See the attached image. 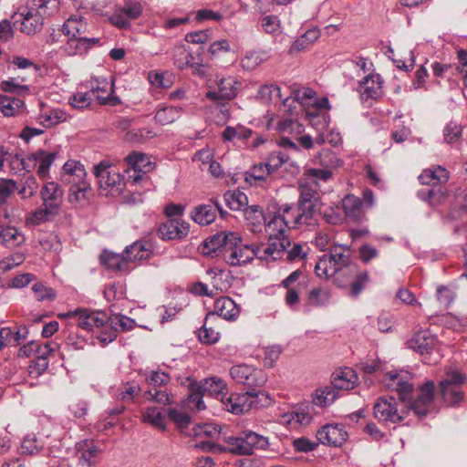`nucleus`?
<instances>
[{
    "mask_svg": "<svg viewBox=\"0 0 467 467\" xmlns=\"http://www.w3.org/2000/svg\"><path fill=\"white\" fill-rule=\"evenodd\" d=\"M411 375L408 372H389L384 377V383L389 390L398 393L399 399L409 402L408 409L412 410L419 418L425 417L434 399L435 385L432 380L426 381L418 388L416 398H413L414 386Z\"/></svg>",
    "mask_w": 467,
    "mask_h": 467,
    "instance_id": "1",
    "label": "nucleus"
},
{
    "mask_svg": "<svg viewBox=\"0 0 467 467\" xmlns=\"http://www.w3.org/2000/svg\"><path fill=\"white\" fill-rule=\"evenodd\" d=\"M58 9L59 0H28L26 5L20 8L21 31L35 35L41 30L44 17L53 16Z\"/></svg>",
    "mask_w": 467,
    "mask_h": 467,
    "instance_id": "2",
    "label": "nucleus"
},
{
    "mask_svg": "<svg viewBox=\"0 0 467 467\" xmlns=\"http://www.w3.org/2000/svg\"><path fill=\"white\" fill-rule=\"evenodd\" d=\"M358 377L355 372L348 368L337 370L332 374L331 384L316 390L313 396L314 405L327 407L331 405L337 398V390H348L354 388Z\"/></svg>",
    "mask_w": 467,
    "mask_h": 467,
    "instance_id": "3",
    "label": "nucleus"
},
{
    "mask_svg": "<svg viewBox=\"0 0 467 467\" xmlns=\"http://www.w3.org/2000/svg\"><path fill=\"white\" fill-rule=\"evenodd\" d=\"M348 266V271L353 273L355 270V263L351 258V251L344 245H334L330 248L329 253L321 256L316 264L315 272L319 277H331L338 270Z\"/></svg>",
    "mask_w": 467,
    "mask_h": 467,
    "instance_id": "4",
    "label": "nucleus"
},
{
    "mask_svg": "<svg viewBox=\"0 0 467 467\" xmlns=\"http://www.w3.org/2000/svg\"><path fill=\"white\" fill-rule=\"evenodd\" d=\"M227 444L225 451L236 455H252L254 450H265L269 446L268 439L252 431H244L237 436L223 435Z\"/></svg>",
    "mask_w": 467,
    "mask_h": 467,
    "instance_id": "5",
    "label": "nucleus"
},
{
    "mask_svg": "<svg viewBox=\"0 0 467 467\" xmlns=\"http://www.w3.org/2000/svg\"><path fill=\"white\" fill-rule=\"evenodd\" d=\"M467 378L458 370H449L439 384V394L447 406H454L463 400L462 386Z\"/></svg>",
    "mask_w": 467,
    "mask_h": 467,
    "instance_id": "6",
    "label": "nucleus"
},
{
    "mask_svg": "<svg viewBox=\"0 0 467 467\" xmlns=\"http://www.w3.org/2000/svg\"><path fill=\"white\" fill-rule=\"evenodd\" d=\"M260 396L268 398L264 391L256 390L255 388H248L243 393H229L223 400V408L233 414H243L262 401Z\"/></svg>",
    "mask_w": 467,
    "mask_h": 467,
    "instance_id": "7",
    "label": "nucleus"
},
{
    "mask_svg": "<svg viewBox=\"0 0 467 467\" xmlns=\"http://www.w3.org/2000/svg\"><path fill=\"white\" fill-rule=\"evenodd\" d=\"M94 173L100 189L109 190L111 194L120 193L125 189L123 175L109 161H102L95 165Z\"/></svg>",
    "mask_w": 467,
    "mask_h": 467,
    "instance_id": "8",
    "label": "nucleus"
},
{
    "mask_svg": "<svg viewBox=\"0 0 467 467\" xmlns=\"http://www.w3.org/2000/svg\"><path fill=\"white\" fill-rule=\"evenodd\" d=\"M260 245L256 244H245L239 235L236 244L231 245L227 254H224V261L231 266H241L251 263L254 257L259 259Z\"/></svg>",
    "mask_w": 467,
    "mask_h": 467,
    "instance_id": "9",
    "label": "nucleus"
},
{
    "mask_svg": "<svg viewBox=\"0 0 467 467\" xmlns=\"http://www.w3.org/2000/svg\"><path fill=\"white\" fill-rule=\"evenodd\" d=\"M59 318L78 317L77 326L86 331H92L95 327L108 325V315L103 311H90L86 308H78L58 315Z\"/></svg>",
    "mask_w": 467,
    "mask_h": 467,
    "instance_id": "10",
    "label": "nucleus"
},
{
    "mask_svg": "<svg viewBox=\"0 0 467 467\" xmlns=\"http://www.w3.org/2000/svg\"><path fill=\"white\" fill-rule=\"evenodd\" d=\"M127 168L125 172L128 174V181L137 183L143 179L144 175L152 171L153 164L150 158L141 152H133L125 158Z\"/></svg>",
    "mask_w": 467,
    "mask_h": 467,
    "instance_id": "11",
    "label": "nucleus"
},
{
    "mask_svg": "<svg viewBox=\"0 0 467 467\" xmlns=\"http://www.w3.org/2000/svg\"><path fill=\"white\" fill-rule=\"evenodd\" d=\"M374 416L379 420L397 423L405 418V411L399 410L394 397H381L374 406Z\"/></svg>",
    "mask_w": 467,
    "mask_h": 467,
    "instance_id": "12",
    "label": "nucleus"
},
{
    "mask_svg": "<svg viewBox=\"0 0 467 467\" xmlns=\"http://www.w3.org/2000/svg\"><path fill=\"white\" fill-rule=\"evenodd\" d=\"M230 374L235 382L245 385L249 389L261 387L266 381L262 370L255 369L247 365L233 366L230 369Z\"/></svg>",
    "mask_w": 467,
    "mask_h": 467,
    "instance_id": "13",
    "label": "nucleus"
},
{
    "mask_svg": "<svg viewBox=\"0 0 467 467\" xmlns=\"http://www.w3.org/2000/svg\"><path fill=\"white\" fill-rule=\"evenodd\" d=\"M236 240H239L237 233L228 231L217 233L204 242V248L207 249L205 254L211 255L221 254L224 257V254L228 253L231 245L236 244Z\"/></svg>",
    "mask_w": 467,
    "mask_h": 467,
    "instance_id": "14",
    "label": "nucleus"
},
{
    "mask_svg": "<svg viewBox=\"0 0 467 467\" xmlns=\"http://www.w3.org/2000/svg\"><path fill=\"white\" fill-rule=\"evenodd\" d=\"M236 81L234 78H221L209 86L206 98L212 101L231 100L237 95Z\"/></svg>",
    "mask_w": 467,
    "mask_h": 467,
    "instance_id": "15",
    "label": "nucleus"
},
{
    "mask_svg": "<svg viewBox=\"0 0 467 467\" xmlns=\"http://www.w3.org/2000/svg\"><path fill=\"white\" fill-rule=\"evenodd\" d=\"M190 231V225L180 218L167 219L160 224L157 229V234L165 241L181 240L184 238Z\"/></svg>",
    "mask_w": 467,
    "mask_h": 467,
    "instance_id": "16",
    "label": "nucleus"
},
{
    "mask_svg": "<svg viewBox=\"0 0 467 467\" xmlns=\"http://www.w3.org/2000/svg\"><path fill=\"white\" fill-rule=\"evenodd\" d=\"M291 245V241L285 235L273 236V238L269 236L268 245L263 250L260 248L259 259L266 261L281 259Z\"/></svg>",
    "mask_w": 467,
    "mask_h": 467,
    "instance_id": "17",
    "label": "nucleus"
},
{
    "mask_svg": "<svg viewBox=\"0 0 467 467\" xmlns=\"http://www.w3.org/2000/svg\"><path fill=\"white\" fill-rule=\"evenodd\" d=\"M348 438V432L338 424H327L317 432V439L325 445L341 446Z\"/></svg>",
    "mask_w": 467,
    "mask_h": 467,
    "instance_id": "18",
    "label": "nucleus"
},
{
    "mask_svg": "<svg viewBox=\"0 0 467 467\" xmlns=\"http://www.w3.org/2000/svg\"><path fill=\"white\" fill-rule=\"evenodd\" d=\"M383 78L378 73H370L360 80L358 92L363 100L377 99L382 95Z\"/></svg>",
    "mask_w": 467,
    "mask_h": 467,
    "instance_id": "19",
    "label": "nucleus"
},
{
    "mask_svg": "<svg viewBox=\"0 0 467 467\" xmlns=\"http://www.w3.org/2000/svg\"><path fill=\"white\" fill-rule=\"evenodd\" d=\"M76 453L78 456V465L81 467H92L96 464V459L100 453L99 448L93 440L85 439L76 443Z\"/></svg>",
    "mask_w": 467,
    "mask_h": 467,
    "instance_id": "20",
    "label": "nucleus"
},
{
    "mask_svg": "<svg viewBox=\"0 0 467 467\" xmlns=\"http://www.w3.org/2000/svg\"><path fill=\"white\" fill-rule=\"evenodd\" d=\"M437 342V338L428 330L415 333L407 341V347L420 355L431 354Z\"/></svg>",
    "mask_w": 467,
    "mask_h": 467,
    "instance_id": "21",
    "label": "nucleus"
},
{
    "mask_svg": "<svg viewBox=\"0 0 467 467\" xmlns=\"http://www.w3.org/2000/svg\"><path fill=\"white\" fill-rule=\"evenodd\" d=\"M98 37H68L67 41L61 47V51L69 57L81 56L85 54L91 47L98 44Z\"/></svg>",
    "mask_w": 467,
    "mask_h": 467,
    "instance_id": "22",
    "label": "nucleus"
},
{
    "mask_svg": "<svg viewBox=\"0 0 467 467\" xmlns=\"http://www.w3.org/2000/svg\"><path fill=\"white\" fill-rule=\"evenodd\" d=\"M199 389H202V394H208L215 397L223 405V400L228 396V389L226 383L220 378L212 377L201 381Z\"/></svg>",
    "mask_w": 467,
    "mask_h": 467,
    "instance_id": "23",
    "label": "nucleus"
},
{
    "mask_svg": "<svg viewBox=\"0 0 467 467\" xmlns=\"http://www.w3.org/2000/svg\"><path fill=\"white\" fill-rule=\"evenodd\" d=\"M100 262L109 270L115 273L126 274L130 272V265L125 254H115L109 251H104L100 255Z\"/></svg>",
    "mask_w": 467,
    "mask_h": 467,
    "instance_id": "24",
    "label": "nucleus"
},
{
    "mask_svg": "<svg viewBox=\"0 0 467 467\" xmlns=\"http://www.w3.org/2000/svg\"><path fill=\"white\" fill-rule=\"evenodd\" d=\"M43 205H47L51 209L58 211L63 202V190L54 182H47L40 192Z\"/></svg>",
    "mask_w": 467,
    "mask_h": 467,
    "instance_id": "25",
    "label": "nucleus"
},
{
    "mask_svg": "<svg viewBox=\"0 0 467 467\" xmlns=\"http://www.w3.org/2000/svg\"><path fill=\"white\" fill-rule=\"evenodd\" d=\"M219 211L221 215L223 216V211L217 201L213 203L202 204L194 209L192 214V220L202 225H208L212 223L216 218V213Z\"/></svg>",
    "mask_w": 467,
    "mask_h": 467,
    "instance_id": "26",
    "label": "nucleus"
},
{
    "mask_svg": "<svg viewBox=\"0 0 467 467\" xmlns=\"http://www.w3.org/2000/svg\"><path fill=\"white\" fill-rule=\"evenodd\" d=\"M212 313L215 315V320L218 317L226 320H234L239 316L240 310L233 299L223 296L215 300Z\"/></svg>",
    "mask_w": 467,
    "mask_h": 467,
    "instance_id": "27",
    "label": "nucleus"
},
{
    "mask_svg": "<svg viewBox=\"0 0 467 467\" xmlns=\"http://www.w3.org/2000/svg\"><path fill=\"white\" fill-rule=\"evenodd\" d=\"M124 254L129 260V265L131 262L147 260L152 254L151 245L147 241H136L130 245L126 246Z\"/></svg>",
    "mask_w": 467,
    "mask_h": 467,
    "instance_id": "28",
    "label": "nucleus"
},
{
    "mask_svg": "<svg viewBox=\"0 0 467 467\" xmlns=\"http://www.w3.org/2000/svg\"><path fill=\"white\" fill-rule=\"evenodd\" d=\"M342 207L346 215L354 221H360L364 216L363 202L355 195L345 196L342 200Z\"/></svg>",
    "mask_w": 467,
    "mask_h": 467,
    "instance_id": "29",
    "label": "nucleus"
},
{
    "mask_svg": "<svg viewBox=\"0 0 467 467\" xmlns=\"http://www.w3.org/2000/svg\"><path fill=\"white\" fill-rule=\"evenodd\" d=\"M90 92L93 96H96V99L101 105L109 104L114 106L120 103L119 98L113 96V84L109 87L107 81H103L102 86H93Z\"/></svg>",
    "mask_w": 467,
    "mask_h": 467,
    "instance_id": "30",
    "label": "nucleus"
},
{
    "mask_svg": "<svg viewBox=\"0 0 467 467\" xmlns=\"http://www.w3.org/2000/svg\"><path fill=\"white\" fill-rule=\"evenodd\" d=\"M86 176V171L80 162L68 161L63 165L61 179L64 182H80Z\"/></svg>",
    "mask_w": 467,
    "mask_h": 467,
    "instance_id": "31",
    "label": "nucleus"
},
{
    "mask_svg": "<svg viewBox=\"0 0 467 467\" xmlns=\"http://www.w3.org/2000/svg\"><path fill=\"white\" fill-rule=\"evenodd\" d=\"M215 321V315L208 313L206 315L203 326L199 329L198 337L203 344H214L220 338V333L216 331L212 326Z\"/></svg>",
    "mask_w": 467,
    "mask_h": 467,
    "instance_id": "32",
    "label": "nucleus"
},
{
    "mask_svg": "<svg viewBox=\"0 0 467 467\" xmlns=\"http://www.w3.org/2000/svg\"><path fill=\"white\" fill-rule=\"evenodd\" d=\"M320 37V32L317 28L313 27L306 30L297 39L294 41L289 48V54L307 49L314 42Z\"/></svg>",
    "mask_w": 467,
    "mask_h": 467,
    "instance_id": "33",
    "label": "nucleus"
},
{
    "mask_svg": "<svg viewBox=\"0 0 467 467\" xmlns=\"http://www.w3.org/2000/svg\"><path fill=\"white\" fill-rule=\"evenodd\" d=\"M321 202H316L306 204V206H299L298 218L302 220L303 224L315 225L321 211Z\"/></svg>",
    "mask_w": 467,
    "mask_h": 467,
    "instance_id": "34",
    "label": "nucleus"
},
{
    "mask_svg": "<svg viewBox=\"0 0 467 467\" xmlns=\"http://www.w3.org/2000/svg\"><path fill=\"white\" fill-rule=\"evenodd\" d=\"M58 152H47L43 150H39L33 154L35 161H39L37 173L40 177H46L48 174L49 168L57 157Z\"/></svg>",
    "mask_w": 467,
    "mask_h": 467,
    "instance_id": "35",
    "label": "nucleus"
},
{
    "mask_svg": "<svg viewBox=\"0 0 467 467\" xmlns=\"http://www.w3.org/2000/svg\"><path fill=\"white\" fill-rule=\"evenodd\" d=\"M24 105V101L20 99L0 95V110L6 117L16 116Z\"/></svg>",
    "mask_w": 467,
    "mask_h": 467,
    "instance_id": "36",
    "label": "nucleus"
},
{
    "mask_svg": "<svg viewBox=\"0 0 467 467\" xmlns=\"http://www.w3.org/2000/svg\"><path fill=\"white\" fill-rule=\"evenodd\" d=\"M143 376L145 382L152 390L166 386L171 379L169 374L161 370H145Z\"/></svg>",
    "mask_w": 467,
    "mask_h": 467,
    "instance_id": "37",
    "label": "nucleus"
},
{
    "mask_svg": "<svg viewBox=\"0 0 467 467\" xmlns=\"http://www.w3.org/2000/svg\"><path fill=\"white\" fill-rule=\"evenodd\" d=\"M226 205L233 211H241L246 208L248 197L241 191H228L223 195Z\"/></svg>",
    "mask_w": 467,
    "mask_h": 467,
    "instance_id": "38",
    "label": "nucleus"
},
{
    "mask_svg": "<svg viewBox=\"0 0 467 467\" xmlns=\"http://www.w3.org/2000/svg\"><path fill=\"white\" fill-rule=\"evenodd\" d=\"M86 28L82 17H70L64 23L62 32L69 37L85 36Z\"/></svg>",
    "mask_w": 467,
    "mask_h": 467,
    "instance_id": "39",
    "label": "nucleus"
},
{
    "mask_svg": "<svg viewBox=\"0 0 467 467\" xmlns=\"http://www.w3.org/2000/svg\"><path fill=\"white\" fill-rule=\"evenodd\" d=\"M182 115V108L167 106L157 110L155 120L161 125H167L174 122Z\"/></svg>",
    "mask_w": 467,
    "mask_h": 467,
    "instance_id": "40",
    "label": "nucleus"
},
{
    "mask_svg": "<svg viewBox=\"0 0 467 467\" xmlns=\"http://www.w3.org/2000/svg\"><path fill=\"white\" fill-rule=\"evenodd\" d=\"M142 420L155 428L166 430L165 416L157 407H148L142 414Z\"/></svg>",
    "mask_w": 467,
    "mask_h": 467,
    "instance_id": "41",
    "label": "nucleus"
},
{
    "mask_svg": "<svg viewBox=\"0 0 467 467\" xmlns=\"http://www.w3.org/2000/svg\"><path fill=\"white\" fill-rule=\"evenodd\" d=\"M23 242L24 236L16 228H0V244L5 246H16L19 245Z\"/></svg>",
    "mask_w": 467,
    "mask_h": 467,
    "instance_id": "42",
    "label": "nucleus"
},
{
    "mask_svg": "<svg viewBox=\"0 0 467 467\" xmlns=\"http://www.w3.org/2000/svg\"><path fill=\"white\" fill-rule=\"evenodd\" d=\"M168 417L176 424L182 433L192 435V433L186 431L192 423L191 417L187 413L177 409H169Z\"/></svg>",
    "mask_w": 467,
    "mask_h": 467,
    "instance_id": "43",
    "label": "nucleus"
},
{
    "mask_svg": "<svg viewBox=\"0 0 467 467\" xmlns=\"http://www.w3.org/2000/svg\"><path fill=\"white\" fill-rule=\"evenodd\" d=\"M39 119L40 124L46 128H50L64 122L67 119V113L60 109H54L40 115Z\"/></svg>",
    "mask_w": 467,
    "mask_h": 467,
    "instance_id": "44",
    "label": "nucleus"
},
{
    "mask_svg": "<svg viewBox=\"0 0 467 467\" xmlns=\"http://www.w3.org/2000/svg\"><path fill=\"white\" fill-rule=\"evenodd\" d=\"M43 448V444L38 443L35 434H28L23 439L20 447V453L22 455L33 456L38 454Z\"/></svg>",
    "mask_w": 467,
    "mask_h": 467,
    "instance_id": "45",
    "label": "nucleus"
},
{
    "mask_svg": "<svg viewBox=\"0 0 467 467\" xmlns=\"http://www.w3.org/2000/svg\"><path fill=\"white\" fill-rule=\"evenodd\" d=\"M270 170L267 168L265 163H259L254 165L250 171L245 173V181L249 183H253V181L256 182H264L268 175H270Z\"/></svg>",
    "mask_w": 467,
    "mask_h": 467,
    "instance_id": "46",
    "label": "nucleus"
},
{
    "mask_svg": "<svg viewBox=\"0 0 467 467\" xmlns=\"http://www.w3.org/2000/svg\"><path fill=\"white\" fill-rule=\"evenodd\" d=\"M108 325L112 327L116 332L119 330L128 331L134 327L135 321L123 315L108 316Z\"/></svg>",
    "mask_w": 467,
    "mask_h": 467,
    "instance_id": "47",
    "label": "nucleus"
},
{
    "mask_svg": "<svg viewBox=\"0 0 467 467\" xmlns=\"http://www.w3.org/2000/svg\"><path fill=\"white\" fill-rule=\"evenodd\" d=\"M265 231L273 238V236L285 235V225L284 221L281 219V214H274L268 222L265 221Z\"/></svg>",
    "mask_w": 467,
    "mask_h": 467,
    "instance_id": "48",
    "label": "nucleus"
},
{
    "mask_svg": "<svg viewBox=\"0 0 467 467\" xmlns=\"http://www.w3.org/2000/svg\"><path fill=\"white\" fill-rule=\"evenodd\" d=\"M245 217L254 227V231H255L256 228L262 226L264 223H265V221H267V218L264 214L262 208L258 205H252L245 208Z\"/></svg>",
    "mask_w": 467,
    "mask_h": 467,
    "instance_id": "49",
    "label": "nucleus"
},
{
    "mask_svg": "<svg viewBox=\"0 0 467 467\" xmlns=\"http://www.w3.org/2000/svg\"><path fill=\"white\" fill-rule=\"evenodd\" d=\"M358 274V267L355 264V270L352 272H348V266H344L340 270H338L331 276L334 277V283L341 288H344L348 285V284L355 278V276Z\"/></svg>",
    "mask_w": 467,
    "mask_h": 467,
    "instance_id": "50",
    "label": "nucleus"
},
{
    "mask_svg": "<svg viewBox=\"0 0 467 467\" xmlns=\"http://www.w3.org/2000/svg\"><path fill=\"white\" fill-rule=\"evenodd\" d=\"M142 397L144 400L148 401H154L162 405H168L172 403L171 397L161 389H156L153 390L148 389L144 391Z\"/></svg>",
    "mask_w": 467,
    "mask_h": 467,
    "instance_id": "51",
    "label": "nucleus"
},
{
    "mask_svg": "<svg viewBox=\"0 0 467 467\" xmlns=\"http://www.w3.org/2000/svg\"><path fill=\"white\" fill-rule=\"evenodd\" d=\"M281 219L284 221L285 227L296 228L303 224L302 220L298 218V209L288 205L284 206Z\"/></svg>",
    "mask_w": 467,
    "mask_h": 467,
    "instance_id": "52",
    "label": "nucleus"
},
{
    "mask_svg": "<svg viewBox=\"0 0 467 467\" xmlns=\"http://www.w3.org/2000/svg\"><path fill=\"white\" fill-rule=\"evenodd\" d=\"M299 189L300 194L297 202V207L306 206V204L320 201L319 193L317 190L305 185H301Z\"/></svg>",
    "mask_w": 467,
    "mask_h": 467,
    "instance_id": "53",
    "label": "nucleus"
},
{
    "mask_svg": "<svg viewBox=\"0 0 467 467\" xmlns=\"http://www.w3.org/2000/svg\"><path fill=\"white\" fill-rule=\"evenodd\" d=\"M202 389H199V385L197 383L191 384V388L188 393V403L190 406H193L197 410H202L205 409L204 402L202 400Z\"/></svg>",
    "mask_w": 467,
    "mask_h": 467,
    "instance_id": "54",
    "label": "nucleus"
},
{
    "mask_svg": "<svg viewBox=\"0 0 467 467\" xmlns=\"http://www.w3.org/2000/svg\"><path fill=\"white\" fill-rule=\"evenodd\" d=\"M265 54L257 51H250L242 58L241 64L244 69L253 70L265 60Z\"/></svg>",
    "mask_w": 467,
    "mask_h": 467,
    "instance_id": "55",
    "label": "nucleus"
},
{
    "mask_svg": "<svg viewBox=\"0 0 467 467\" xmlns=\"http://www.w3.org/2000/svg\"><path fill=\"white\" fill-rule=\"evenodd\" d=\"M258 97L265 102H271L281 99L280 88L274 84L264 85L258 90Z\"/></svg>",
    "mask_w": 467,
    "mask_h": 467,
    "instance_id": "56",
    "label": "nucleus"
},
{
    "mask_svg": "<svg viewBox=\"0 0 467 467\" xmlns=\"http://www.w3.org/2000/svg\"><path fill=\"white\" fill-rule=\"evenodd\" d=\"M252 131L250 130H246L244 127H226L223 131L222 137L224 140H232L234 138L245 140L251 136Z\"/></svg>",
    "mask_w": 467,
    "mask_h": 467,
    "instance_id": "57",
    "label": "nucleus"
},
{
    "mask_svg": "<svg viewBox=\"0 0 467 467\" xmlns=\"http://www.w3.org/2000/svg\"><path fill=\"white\" fill-rule=\"evenodd\" d=\"M11 65L12 67H10L9 69H22L33 74L36 73L39 69V67L32 60L19 56H15L13 57Z\"/></svg>",
    "mask_w": 467,
    "mask_h": 467,
    "instance_id": "58",
    "label": "nucleus"
},
{
    "mask_svg": "<svg viewBox=\"0 0 467 467\" xmlns=\"http://www.w3.org/2000/svg\"><path fill=\"white\" fill-rule=\"evenodd\" d=\"M462 127L455 121H450L443 130L444 140L448 144L456 142L462 136Z\"/></svg>",
    "mask_w": 467,
    "mask_h": 467,
    "instance_id": "59",
    "label": "nucleus"
},
{
    "mask_svg": "<svg viewBox=\"0 0 467 467\" xmlns=\"http://www.w3.org/2000/svg\"><path fill=\"white\" fill-rule=\"evenodd\" d=\"M26 79H27L26 76L19 75L16 78H12L9 80H4L1 83V88L5 92H16L19 89L27 90L28 88L26 86L21 85V83L26 81Z\"/></svg>",
    "mask_w": 467,
    "mask_h": 467,
    "instance_id": "60",
    "label": "nucleus"
},
{
    "mask_svg": "<svg viewBox=\"0 0 467 467\" xmlns=\"http://www.w3.org/2000/svg\"><path fill=\"white\" fill-rule=\"evenodd\" d=\"M288 161V157L282 151H273L267 157L265 165L270 170V172L275 171L279 167Z\"/></svg>",
    "mask_w": 467,
    "mask_h": 467,
    "instance_id": "61",
    "label": "nucleus"
},
{
    "mask_svg": "<svg viewBox=\"0 0 467 467\" xmlns=\"http://www.w3.org/2000/svg\"><path fill=\"white\" fill-rule=\"evenodd\" d=\"M320 163L326 169L337 168L342 164V161L331 150H324L319 155Z\"/></svg>",
    "mask_w": 467,
    "mask_h": 467,
    "instance_id": "62",
    "label": "nucleus"
},
{
    "mask_svg": "<svg viewBox=\"0 0 467 467\" xmlns=\"http://www.w3.org/2000/svg\"><path fill=\"white\" fill-rule=\"evenodd\" d=\"M429 191V197H430V203L431 205H436L443 202L447 195L448 192L447 189L443 185L435 184L431 186V188L428 189Z\"/></svg>",
    "mask_w": 467,
    "mask_h": 467,
    "instance_id": "63",
    "label": "nucleus"
},
{
    "mask_svg": "<svg viewBox=\"0 0 467 467\" xmlns=\"http://www.w3.org/2000/svg\"><path fill=\"white\" fill-rule=\"evenodd\" d=\"M120 9L130 20L138 18L142 13L140 3L133 0L126 1Z\"/></svg>",
    "mask_w": 467,
    "mask_h": 467,
    "instance_id": "64",
    "label": "nucleus"
}]
</instances>
